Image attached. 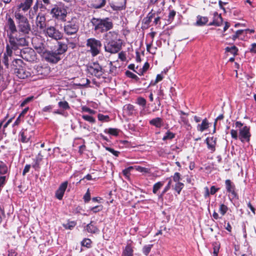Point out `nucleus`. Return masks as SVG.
Masks as SVG:
<instances>
[{
    "mask_svg": "<svg viewBox=\"0 0 256 256\" xmlns=\"http://www.w3.org/2000/svg\"><path fill=\"white\" fill-rule=\"evenodd\" d=\"M44 57L48 62L56 64L61 60L60 56L54 51H47L44 52Z\"/></svg>",
    "mask_w": 256,
    "mask_h": 256,
    "instance_id": "obj_14",
    "label": "nucleus"
},
{
    "mask_svg": "<svg viewBox=\"0 0 256 256\" xmlns=\"http://www.w3.org/2000/svg\"><path fill=\"white\" fill-rule=\"evenodd\" d=\"M126 0H112L109 4L114 11H121L126 8Z\"/></svg>",
    "mask_w": 256,
    "mask_h": 256,
    "instance_id": "obj_15",
    "label": "nucleus"
},
{
    "mask_svg": "<svg viewBox=\"0 0 256 256\" xmlns=\"http://www.w3.org/2000/svg\"><path fill=\"white\" fill-rule=\"evenodd\" d=\"M86 45L90 48L89 51L92 56H96L100 54L102 46V43L100 40L94 38H88Z\"/></svg>",
    "mask_w": 256,
    "mask_h": 256,
    "instance_id": "obj_7",
    "label": "nucleus"
},
{
    "mask_svg": "<svg viewBox=\"0 0 256 256\" xmlns=\"http://www.w3.org/2000/svg\"><path fill=\"white\" fill-rule=\"evenodd\" d=\"M92 242L90 239L88 238H84L81 242V244L83 246H86L87 248L91 247Z\"/></svg>",
    "mask_w": 256,
    "mask_h": 256,
    "instance_id": "obj_48",
    "label": "nucleus"
},
{
    "mask_svg": "<svg viewBox=\"0 0 256 256\" xmlns=\"http://www.w3.org/2000/svg\"><path fill=\"white\" fill-rule=\"evenodd\" d=\"M197 20L196 23V25L197 26H203L206 24L208 21V18L207 16H202L198 15L196 17Z\"/></svg>",
    "mask_w": 256,
    "mask_h": 256,
    "instance_id": "obj_31",
    "label": "nucleus"
},
{
    "mask_svg": "<svg viewBox=\"0 0 256 256\" xmlns=\"http://www.w3.org/2000/svg\"><path fill=\"white\" fill-rule=\"evenodd\" d=\"M172 177L173 180L174 182H180V180H182L181 174L179 172H175Z\"/></svg>",
    "mask_w": 256,
    "mask_h": 256,
    "instance_id": "obj_58",
    "label": "nucleus"
},
{
    "mask_svg": "<svg viewBox=\"0 0 256 256\" xmlns=\"http://www.w3.org/2000/svg\"><path fill=\"white\" fill-rule=\"evenodd\" d=\"M172 184V180L170 179L167 185L164 187L162 192L158 195L159 198H162L164 194L170 189Z\"/></svg>",
    "mask_w": 256,
    "mask_h": 256,
    "instance_id": "obj_42",
    "label": "nucleus"
},
{
    "mask_svg": "<svg viewBox=\"0 0 256 256\" xmlns=\"http://www.w3.org/2000/svg\"><path fill=\"white\" fill-rule=\"evenodd\" d=\"M85 230L88 232L92 234H97L100 232L96 224L92 221H91L90 223L86 225Z\"/></svg>",
    "mask_w": 256,
    "mask_h": 256,
    "instance_id": "obj_25",
    "label": "nucleus"
},
{
    "mask_svg": "<svg viewBox=\"0 0 256 256\" xmlns=\"http://www.w3.org/2000/svg\"><path fill=\"white\" fill-rule=\"evenodd\" d=\"M44 31L46 36L54 40H60L63 38L64 34L57 29L55 26H48Z\"/></svg>",
    "mask_w": 256,
    "mask_h": 256,
    "instance_id": "obj_10",
    "label": "nucleus"
},
{
    "mask_svg": "<svg viewBox=\"0 0 256 256\" xmlns=\"http://www.w3.org/2000/svg\"><path fill=\"white\" fill-rule=\"evenodd\" d=\"M8 42L6 46L12 50L15 55H18L20 47L26 46L28 45V41L26 40V36L20 33H13L8 34Z\"/></svg>",
    "mask_w": 256,
    "mask_h": 256,
    "instance_id": "obj_1",
    "label": "nucleus"
},
{
    "mask_svg": "<svg viewBox=\"0 0 256 256\" xmlns=\"http://www.w3.org/2000/svg\"><path fill=\"white\" fill-rule=\"evenodd\" d=\"M102 209L103 206L102 205H99L90 208V210L92 211L94 214H96V212L102 211Z\"/></svg>",
    "mask_w": 256,
    "mask_h": 256,
    "instance_id": "obj_53",
    "label": "nucleus"
},
{
    "mask_svg": "<svg viewBox=\"0 0 256 256\" xmlns=\"http://www.w3.org/2000/svg\"><path fill=\"white\" fill-rule=\"evenodd\" d=\"M98 120L102 122H108L110 120L108 116L104 115L102 114H98Z\"/></svg>",
    "mask_w": 256,
    "mask_h": 256,
    "instance_id": "obj_50",
    "label": "nucleus"
},
{
    "mask_svg": "<svg viewBox=\"0 0 256 256\" xmlns=\"http://www.w3.org/2000/svg\"><path fill=\"white\" fill-rule=\"evenodd\" d=\"M136 103L143 107H144L146 105V100L142 97H138L137 98Z\"/></svg>",
    "mask_w": 256,
    "mask_h": 256,
    "instance_id": "obj_56",
    "label": "nucleus"
},
{
    "mask_svg": "<svg viewBox=\"0 0 256 256\" xmlns=\"http://www.w3.org/2000/svg\"><path fill=\"white\" fill-rule=\"evenodd\" d=\"M8 172L7 165L2 161H0V175H4Z\"/></svg>",
    "mask_w": 256,
    "mask_h": 256,
    "instance_id": "obj_38",
    "label": "nucleus"
},
{
    "mask_svg": "<svg viewBox=\"0 0 256 256\" xmlns=\"http://www.w3.org/2000/svg\"><path fill=\"white\" fill-rule=\"evenodd\" d=\"M91 197H90V192L89 189H88L86 193L84 194L83 197V199L84 200V202L86 203H87L90 202V200Z\"/></svg>",
    "mask_w": 256,
    "mask_h": 256,
    "instance_id": "obj_59",
    "label": "nucleus"
},
{
    "mask_svg": "<svg viewBox=\"0 0 256 256\" xmlns=\"http://www.w3.org/2000/svg\"><path fill=\"white\" fill-rule=\"evenodd\" d=\"M109 66L110 70L108 73L112 74H116V72L117 68L112 64V62H110Z\"/></svg>",
    "mask_w": 256,
    "mask_h": 256,
    "instance_id": "obj_55",
    "label": "nucleus"
},
{
    "mask_svg": "<svg viewBox=\"0 0 256 256\" xmlns=\"http://www.w3.org/2000/svg\"><path fill=\"white\" fill-rule=\"evenodd\" d=\"M38 40V38L33 39L32 40V44L34 48L37 50L38 53H44V44L42 42L36 44V40Z\"/></svg>",
    "mask_w": 256,
    "mask_h": 256,
    "instance_id": "obj_30",
    "label": "nucleus"
},
{
    "mask_svg": "<svg viewBox=\"0 0 256 256\" xmlns=\"http://www.w3.org/2000/svg\"><path fill=\"white\" fill-rule=\"evenodd\" d=\"M68 8L62 2H58L54 4L51 9L50 14L52 18L62 22H66V18L68 15Z\"/></svg>",
    "mask_w": 256,
    "mask_h": 256,
    "instance_id": "obj_5",
    "label": "nucleus"
},
{
    "mask_svg": "<svg viewBox=\"0 0 256 256\" xmlns=\"http://www.w3.org/2000/svg\"><path fill=\"white\" fill-rule=\"evenodd\" d=\"M125 74L127 77L132 78L136 82H138L140 80V78L136 74L129 70H126L125 72Z\"/></svg>",
    "mask_w": 256,
    "mask_h": 256,
    "instance_id": "obj_49",
    "label": "nucleus"
},
{
    "mask_svg": "<svg viewBox=\"0 0 256 256\" xmlns=\"http://www.w3.org/2000/svg\"><path fill=\"white\" fill-rule=\"evenodd\" d=\"M212 246L213 249V256H218V254L220 248V244L218 241L212 242Z\"/></svg>",
    "mask_w": 256,
    "mask_h": 256,
    "instance_id": "obj_35",
    "label": "nucleus"
},
{
    "mask_svg": "<svg viewBox=\"0 0 256 256\" xmlns=\"http://www.w3.org/2000/svg\"><path fill=\"white\" fill-rule=\"evenodd\" d=\"M58 106L60 110H57L53 112L54 114H62L64 110H69L70 107L69 104L66 100L60 101L58 102Z\"/></svg>",
    "mask_w": 256,
    "mask_h": 256,
    "instance_id": "obj_19",
    "label": "nucleus"
},
{
    "mask_svg": "<svg viewBox=\"0 0 256 256\" xmlns=\"http://www.w3.org/2000/svg\"><path fill=\"white\" fill-rule=\"evenodd\" d=\"M134 168L133 166H129L122 170V174L126 178H128L130 175V172Z\"/></svg>",
    "mask_w": 256,
    "mask_h": 256,
    "instance_id": "obj_57",
    "label": "nucleus"
},
{
    "mask_svg": "<svg viewBox=\"0 0 256 256\" xmlns=\"http://www.w3.org/2000/svg\"><path fill=\"white\" fill-rule=\"evenodd\" d=\"M164 184V181H160L154 184L152 188V192L154 194H156L158 192L163 186Z\"/></svg>",
    "mask_w": 256,
    "mask_h": 256,
    "instance_id": "obj_36",
    "label": "nucleus"
},
{
    "mask_svg": "<svg viewBox=\"0 0 256 256\" xmlns=\"http://www.w3.org/2000/svg\"><path fill=\"white\" fill-rule=\"evenodd\" d=\"M68 181H65L60 184L58 189L56 192L55 196L56 198L59 200H62V199L64 192L68 187Z\"/></svg>",
    "mask_w": 256,
    "mask_h": 256,
    "instance_id": "obj_18",
    "label": "nucleus"
},
{
    "mask_svg": "<svg viewBox=\"0 0 256 256\" xmlns=\"http://www.w3.org/2000/svg\"><path fill=\"white\" fill-rule=\"evenodd\" d=\"M106 150L109 152H111L113 155L116 156H118L120 154V152L119 151L115 150L114 149L110 148V147H106Z\"/></svg>",
    "mask_w": 256,
    "mask_h": 256,
    "instance_id": "obj_63",
    "label": "nucleus"
},
{
    "mask_svg": "<svg viewBox=\"0 0 256 256\" xmlns=\"http://www.w3.org/2000/svg\"><path fill=\"white\" fill-rule=\"evenodd\" d=\"M36 24L40 30H44L46 28V18L44 15L38 14L36 18Z\"/></svg>",
    "mask_w": 256,
    "mask_h": 256,
    "instance_id": "obj_22",
    "label": "nucleus"
},
{
    "mask_svg": "<svg viewBox=\"0 0 256 256\" xmlns=\"http://www.w3.org/2000/svg\"><path fill=\"white\" fill-rule=\"evenodd\" d=\"M150 125L154 126L156 128H160L164 125V121L161 118L157 117L150 120Z\"/></svg>",
    "mask_w": 256,
    "mask_h": 256,
    "instance_id": "obj_28",
    "label": "nucleus"
},
{
    "mask_svg": "<svg viewBox=\"0 0 256 256\" xmlns=\"http://www.w3.org/2000/svg\"><path fill=\"white\" fill-rule=\"evenodd\" d=\"M14 54V52L12 50L9 48L6 47V51L4 54V59H3V63L6 66V68H8L9 66V62L10 60H11L9 58H11Z\"/></svg>",
    "mask_w": 256,
    "mask_h": 256,
    "instance_id": "obj_21",
    "label": "nucleus"
},
{
    "mask_svg": "<svg viewBox=\"0 0 256 256\" xmlns=\"http://www.w3.org/2000/svg\"><path fill=\"white\" fill-rule=\"evenodd\" d=\"M82 118L91 124H94L96 122V119L92 116L88 115H82Z\"/></svg>",
    "mask_w": 256,
    "mask_h": 256,
    "instance_id": "obj_52",
    "label": "nucleus"
},
{
    "mask_svg": "<svg viewBox=\"0 0 256 256\" xmlns=\"http://www.w3.org/2000/svg\"><path fill=\"white\" fill-rule=\"evenodd\" d=\"M80 28L78 20L76 18H72L70 20L66 22L63 27V30L66 36L76 35Z\"/></svg>",
    "mask_w": 256,
    "mask_h": 256,
    "instance_id": "obj_6",
    "label": "nucleus"
},
{
    "mask_svg": "<svg viewBox=\"0 0 256 256\" xmlns=\"http://www.w3.org/2000/svg\"><path fill=\"white\" fill-rule=\"evenodd\" d=\"M153 10L148 13L146 16L142 20V23L148 26L150 22H152V18L155 16V13L152 12Z\"/></svg>",
    "mask_w": 256,
    "mask_h": 256,
    "instance_id": "obj_34",
    "label": "nucleus"
},
{
    "mask_svg": "<svg viewBox=\"0 0 256 256\" xmlns=\"http://www.w3.org/2000/svg\"><path fill=\"white\" fill-rule=\"evenodd\" d=\"M134 250L132 244H128L124 248L122 256H133Z\"/></svg>",
    "mask_w": 256,
    "mask_h": 256,
    "instance_id": "obj_29",
    "label": "nucleus"
},
{
    "mask_svg": "<svg viewBox=\"0 0 256 256\" xmlns=\"http://www.w3.org/2000/svg\"><path fill=\"white\" fill-rule=\"evenodd\" d=\"M244 30H240L236 31L235 34L232 36V38L233 40H235L236 38H239L240 36L242 34Z\"/></svg>",
    "mask_w": 256,
    "mask_h": 256,
    "instance_id": "obj_61",
    "label": "nucleus"
},
{
    "mask_svg": "<svg viewBox=\"0 0 256 256\" xmlns=\"http://www.w3.org/2000/svg\"><path fill=\"white\" fill-rule=\"evenodd\" d=\"M228 210V208L227 206L224 204H220L219 207L218 212L221 214L222 216H224Z\"/></svg>",
    "mask_w": 256,
    "mask_h": 256,
    "instance_id": "obj_43",
    "label": "nucleus"
},
{
    "mask_svg": "<svg viewBox=\"0 0 256 256\" xmlns=\"http://www.w3.org/2000/svg\"><path fill=\"white\" fill-rule=\"evenodd\" d=\"M104 132L108 133L112 136H118L120 132V130L115 128H109L104 130Z\"/></svg>",
    "mask_w": 256,
    "mask_h": 256,
    "instance_id": "obj_40",
    "label": "nucleus"
},
{
    "mask_svg": "<svg viewBox=\"0 0 256 256\" xmlns=\"http://www.w3.org/2000/svg\"><path fill=\"white\" fill-rule=\"evenodd\" d=\"M118 32L117 30H109L104 34L103 38L106 42L122 40L118 38Z\"/></svg>",
    "mask_w": 256,
    "mask_h": 256,
    "instance_id": "obj_17",
    "label": "nucleus"
},
{
    "mask_svg": "<svg viewBox=\"0 0 256 256\" xmlns=\"http://www.w3.org/2000/svg\"><path fill=\"white\" fill-rule=\"evenodd\" d=\"M135 169L140 172L148 173L150 170L148 168L142 167L140 166H134Z\"/></svg>",
    "mask_w": 256,
    "mask_h": 256,
    "instance_id": "obj_54",
    "label": "nucleus"
},
{
    "mask_svg": "<svg viewBox=\"0 0 256 256\" xmlns=\"http://www.w3.org/2000/svg\"><path fill=\"white\" fill-rule=\"evenodd\" d=\"M58 48L55 51L60 56L67 51L68 49V44L62 42H58Z\"/></svg>",
    "mask_w": 256,
    "mask_h": 256,
    "instance_id": "obj_26",
    "label": "nucleus"
},
{
    "mask_svg": "<svg viewBox=\"0 0 256 256\" xmlns=\"http://www.w3.org/2000/svg\"><path fill=\"white\" fill-rule=\"evenodd\" d=\"M33 160L34 164H32V167L36 170H38L40 168V163L42 160L40 158L38 159L37 158H36Z\"/></svg>",
    "mask_w": 256,
    "mask_h": 256,
    "instance_id": "obj_51",
    "label": "nucleus"
},
{
    "mask_svg": "<svg viewBox=\"0 0 256 256\" xmlns=\"http://www.w3.org/2000/svg\"><path fill=\"white\" fill-rule=\"evenodd\" d=\"M6 18L7 19L6 24L10 31V34L18 32V30L13 19L10 16H8V14H6Z\"/></svg>",
    "mask_w": 256,
    "mask_h": 256,
    "instance_id": "obj_23",
    "label": "nucleus"
},
{
    "mask_svg": "<svg viewBox=\"0 0 256 256\" xmlns=\"http://www.w3.org/2000/svg\"><path fill=\"white\" fill-rule=\"evenodd\" d=\"M176 134L171 132L170 130H168L165 135L162 138V140L164 141H166V140H172L175 138Z\"/></svg>",
    "mask_w": 256,
    "mask_h": 256,
    "instance_id": "obj_41",
    "label": "nucleus"
},
{
    "mask_svg": "<svg viewBox=\"0 0 256 256\" xmlns=\"http://www.w3.org/2000/svg\"><path fill=\"white\" fill-rule=\"evenodd\" d=\"M6 176H0V191L1 192L2 189L4 186L6 182Z\"/></svg>",
    "mask_w": 256,
    "mask_h": 256,
    "instance_id": "obj_60",
    "label": "nucleus"
},
{
    "mask_svg": "<svg viewBox=\"0 0 256 256\" xmlns=\"http://www.w3.org/2000/svg\"><path fill=\"white\" fill-rule=\"evenodd\" d=\"M90 22L93 30L97 34H104L114 28L113 22L109 17L103 18L93 17Z\"/></svg>",
    "mask_w": 256,
    "mask_h": 256,
    "instance_id": "obj_2",
    "label": "nucleus"
},
{
    "mask_svg": "<svg viewBox=\"0 0 256 256\" xmlns=\"http://www.w3.org/2000/svg\"><path fill=\"white\" fill-rule=\"evenodd\" d=\"M118 58L122 62H124L126 60V52L124 51H122L118 54Z\"/></svg>",
    "mask_w": 256,
    "mask_h": 256,
    "instance_id": "obj_64",
    "label": "nucleus"
},
{
    "mask_svg": "<svg viewBox=\"0 0 256 256\" xmlns=\"http://www.w3.org/2000/svg\"><path fill=\"white\" fill-rule=\"evenodd\" d=\"M222 22L223 20L221 14H218L217 12H214L213 14L212 21L210 22L208 24V26H219L222 24Z\"/></svg>",
    "mask_w": 256,
    "mask_h": 256,
    "instance_id": "obj_20",
    "label": "nucleus"
},
{
    "mask_svg": "<svg viewBox=\"0 0 256 256\" xmlns=\"http://www.w3.org/2000/svg\"><path fill=\"white\" fill-rule=\"evenodd\" d=\"M169 13L168 15V18L166 20L168 24H170L174 20V18L176 15V12L174 10H170L168 8Z\"/></svg>",
    "mask_w": 256,
    "mask_h": 256,
    "instance_id": "obj_39",
    "label": "nucleus"
},
{
    "mask_svg": "<svg viewBox=\"0 0 256 256\" xmlns=\"http://www.w3.org/2000/svg\"><path fill=\"white\" fill-rule=\"evenodd\" d=\"M33 0H26L22 2L18 6V8L22 9L23 11H27L32 4Z\"/></svg>",
    "mask_w": 256,
    "mask_h": 256,
    "instance_id": "obj_33",
    "label": "nucleus"
},
{
    "mask_svg": "<svg viewBox=\"0 0 256 256\" xmlns=\"http://www.w3.org/2000/svg\"><path fill=\"white\" fill-rule=\"evenodd\" d=\"M82 112H88L91 114H94L96 113V111L86 106H82Z\"/></svg>",
    "mask_w": 256,
    "mask_h": 256,
    "instance_id": "obj_62",
    "label": "nucleus"
},
{
    "mask_svg": "<svg viewBox=\"0 0 256 256\" xmlns=\"http://www.w3.org/2000/svg\"><path fill=\"white\" fill-rule=\"evenodd\" d=\"M122 40L105 42L104 48L106 52L110 54H116L122 49Z\"/></svg>",
    "mask_w": 256,
    "mask_h": 256,
    "instance_id": "obj_8",
    "label": "nucleus"
},
{
    "mask_svg": "<svg viewBox=\"0 0 256 256\" xmlns=\"http://www.w3.org/2000/svg\"><path fill=\"white\" fill-rule=\"evenodd\" d=\"M210 123L206 118H205L202 120L200 124H198V130L202 132L205 130H207L209 128Z\"/></svg>",
    "mask_w": 256,
    "mask_h": 256,
    "instance_id": "obj_32",
    "label": "nucleus"
},
{
    "mask_svg": "<svg viewBox=\"0 0 256 256\" xmlns=\"http://www.w3.org/2000/svg\"><path fill=\"white\" fill-rule=\"evenodd\" d=\"M87 70L89 74L100 78L104 74L103 70L98 62H92L87 67Z\"/></svg>",
    "mask_w": 256,
    "mask_h": 256,
    "instance_id": "obj_11",
    "label": "nucleus"
},
{
    "mask_svg": "<svg viewBox=\"0 0 256 256\" xmlns=\"http://www.w3.org/2000/svg\"><path fill=\"white\" fill-rule=\"evenodd\" d=\"M250 136V126H246L240 130L238 138L242 142H249Z\"/></svg>",
    "mask_w": 256,
    "mask_h": 256,
    "instance_id": "obj_16",
    "label": "nucleus"
},
{
    "mask_svg": "<svg viewBox=\"0 0 256 256\" xmlns=\"http://www.w3.org/2000/svg\"><path fill=\"white\" fill-rule=\"evenodd\" d=\"M152 246L153 244L145 245L142 250L143 254L146 256H148Z\"/></svg>",
    "mask_w": 256,
    "mask_h": 256,
    "instance_id": "obj_47",
    "label": "nucleus"
},
{
    "mask_svg": "<svg viewBox=\"0 0 256 256\" xmlns=\"http://www.w3.org/2000/svg\"><path fill=\"white\" fill-rule=\"evenodd\" d=\"M34 136V132L30 128H22L18 135L19 142L22 143H28Z\"/></svg>",
    "mask_w": 256,
    "mask_h": 256,
    "instance_id": "obj_12",
    "label": "nucleus"
},
{
    "mask_svg": "<svg viewBox=\"0 0 256 256\" xmlns=\"http://www.w3.org/2000/svg\"><path fill=\"white\" fill-rule=\"evenodd\" d=\"M226 192L230 194L233 198H238L236 185L230 180L227 179L224 182Z\"/></svg>",
    "mask_w": 256,
    "mask_h": 256,
    "instance_id": "obj_13",
    "label": "nucleus"
},
{
    "mask_svg": "<svg viewBox=\"0 0 256 256\" xmlns=\"http://www.w3.org/2000/svg\"><path fill=\"white\" fill-rule=\"evenodd\" d=\"M76 225V221L68 220V222L66 224H63L62 226L66 229L72 230Z\"/></svg>",
    "mask_w": 256,
    "mask_h": 256,
    "instance_id": "obj_45",
    "label": "nucleus"
},
{
    "mask_svg": "<svg viewBox=\"0 0 256 256\" xmlns=\"http://www.w3.org/2000/svg\"><path fill=\"white\" fill-rule=\"evenodd\" d=\"M134 106L130 104H125L123 107V113L128 116H132L135 112Z\"/></svg>",
    "mask_w": 256,
    "mask_h": 256,
    "instance_id": "obj_27",
    "label": "nucleus"
},
{
    "mask_svg": "<svg viewBox=\"0 0 256 256\" xmlns=\"http://www.w3.org/2000/svg\"><path fill=\"white\" fill-rule=\"evenodd\" d=\"M14 17L18 26V32L20 34L27 36L31 32V26L28 19L20 10L14 12Z\"/></svg>",
    "mask_w": 256,
    "mask_h": 256,
    "instance_id": "obj_3",
    "label": "nucleus"
},
{
    "mask_svg": "<svg viewBox=\"0 0 256 256\" xmlns=\"http://www.w3.org/2000/svg\"><path fill=\"white\" fill-rule=\"evenodd\" d=\"M206 144L208 150H210L211 152L216 150V138L214 137L207 138L206 140Z\"/></svg>",
    "mask_w": 256,
    "mask_h": 256,
    "instance_id": "obj_24",
    "label": "nucleus"
},
{
    "mask_svg": "<svg viewBox=\"0 0 256 256\" xmlns=\"http://www.w3.org/2000/svg\"><path fill=\"white\" fill-rule=\"evenodd\" d=\"M27 62H32L36 60V54L32 48L26 47L20 50L18 55Z\"/></svg>",
    "mask_w": 256,
    "mask_h": 256,
    "instance_id": "obj_9",
    "label": "nucleus"
},
{
    "mask_svg": "<svg viewBox=\"0 0 256 256\" xmlns=\"http://www.w3.org/2000/svg\"><path fill=\"white\" fill-rule=\"evenodd\" d=\"M106 4V0H96L95 3L93 4V8L96 9L104 7Z\"/></svg>",
    "mask_w": 256,
    "mask_h": 256,
    "instance_id": "obj_37",
    "label": "nucleus"
},
{
    "mask_svg": "<svg viewBox=\"0 0 256 256\" xmlns=\"http://www.w3.org/2000/svg\"><path fill=\"white\" fill-rule=\"evenodd\" d=\"M12 68L14 74L19 78L25 79L31 76V73L24 66L23 61L15 59L12 62Z\"/></svg>",
    "mask_w": 256,
    "mask_h": 256,
    "instance_id": "obj_4",
    "label": "nucleus"
},
{
    "mask_svg": "<svg viewBox=\"0 0 256 256\" xmlns=\"http://www.w3.org/2000/svg\"><path fill=\"white\" fill-rule=\"evenodd\" d=\"M226 52H230L234 56H236L238 55V48L236 46H233L231 47L227 46L225 48Z\"/></svg>",
    "mask_w": 256,
    "mask_h": 256,
    "instance_id": "obj_44",
    "label": "nucleus"
},
{
    "mask_svg": "<svg viewBox=\"0 0 256 256\" xmlns=\"http://www.w3.org/2000/svg\"><path fill=\"white\" fill-rule=\"evenodd\" d=\"M184 187V184L182 182H176V184L173 186V189L179 194Z\"/></svg>",
    "mask_w": 256,
    "mask_h": 256,
    "instance_id": "obj_46",
    "label": "nucleus"
}]
</instances>
